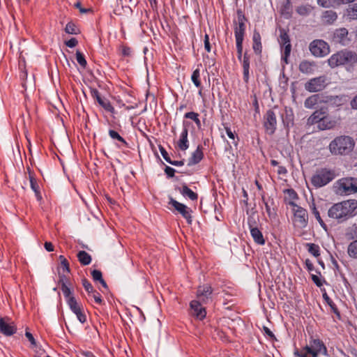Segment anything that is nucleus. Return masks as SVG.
<instances>
[{"mask_svg":"<svg viewBox=\"0 0 357 357\" xmlns=\"http://www.w3.org/2000/svg\"><path fill=\"white\" fill-rule=\"evenodd\" d=\"M278 42L282 47V59L286 63H288V58L291 51V45L287 31L283 28L280 29Z\"/></svg>","mask_w":357,"mask_h":357,"instance_id":"9","label":"nucleus"},{"mask_svg":"<svg viewBox=\"0 0 357 357\" xmlns=\"http://www.w3.org/2000/svg\"><path fill=\"white\" fill-rule=\"evenodd\" d=\"M91 97L96 100L100 106H101L106 112L114 114L116 113L114 107L112 103L105 97L101 96L99 91L96 88L90 89Z\"/></svg>","mask_w":357,"mask_h":357,"instance_id":"14","label":"nucleus"},{"mask_svg":"<svg viewBox=\"0 0 357 357\" xmlns=\"http://www.w3.org/2000/svg\"><path fill=\"white\" fill-rule=\"evenodd\" d=\"M175 190L178 191L183 197L188 198L192 202H197L198 199V194L188 188L186 183H183L181 187L175 186Z\"/></svg>","mask_w":357,"mask_h":357,"instance_id":"26","label":"nucleus"},{"mask_svg":"<svg viewBox=\"0 0 357 357\" xmlns=\"http://www.w3.org/2000/svg\"><path fill=\"white\" fill-rule=\"evenodd\" d=\"M91 276L94 282H99L103 288L108 289V286L105 280L102 278V273L100 270H93L91 271Z\"/></svg>","mask_w":357,"mask_h":357,"instance_id":"38","label":"nucleus"},{"mask_svg":"<svg viewBox=\"0 0 357 357\" xmlns=\"http://www.w3.org/2000/svg\"><path fill=\"white\" fill-rule=\"evenodd\" d=\"M109 137L113 140L115 146L117 149H123L129 148V144L127 141L120 135V133L113 129L108 130Z\"/></svg>","mask_w":357,"mask_h":357,"instance_id":"21","label":"nucleus"},{"mask_svg":"<svg viewBox=\"0 0 357 357\" xmlns=\"http://www.w3.org/2000/svg\"><path fill=\"white\" fill-rule=\"evenodd\" d=\"M292 210L295 222H297L298 226L301 228L306 227L308 223V213L307 210L298 205H297V206H293Z\"/></svg>","mask_w":357,"mask_h":357,"instance_id":"15","label":"nucleus"},{"mask_svg":"<svg viewBox=\"0 0 357 357\" xmlns=\"http://www.w3.org/2000/svg\"><path fill=\"white\" fill-rule=\"evenodd\" d=\"M77 257L82 266L89 265L91 262V255L84 250L79 251L77 254Z\"/></svg>","mask_w":357,"mask_h":357,"instance_id":"37","label":"nucleus"},{"mask_svg":"<svg viewBox=\"0 0 357 357\" xmlns=\"http://www.w3.org/2000/svg\"><path fill=\"white\" fill-rule=\"evenodd\" d=\"M259 219L258 215L255 213L249 215L248 218V225L250 231V235L255 243L264 245L266 243L265 238L261 229H259Z\"/></svg>","mask_w":357,"mask_h":357,"instance_id":"8","label":"nucleus"},{"mask_svg":"<svg viewBox=\"0 0 357 357\" xmlns=\"http://www.w3.org/2000/svg\"><path fill=\"white\" fill-rule=\"evenodd\" d=\"M317 4L323 8L335 6L333 3V0H317Z\"/></svg>","mask_w":357,"mask_h":357,"instance_id":"56","label":"nucleus"},{"mask_svg":"<svg viewBox=\"0 0 357 357\" xmlns=\"http://www.w3.org/2000/svg\"><path fill=\"white\" fill-rule=\"evenodd\" d=\"M68 305L70 310L76 315L80 323L84 324L86 321V315L84 308L81 302H78L76 298H70L68 301Z\"/></svg>","mask_w":357,"mask_h":357,"instance_id":"13","label":"nucleus"},{"mask_svg":"<svg viewBox=\"0 0 357 357\" xmlns=\"http://www.w3.org/2000/svg\"><path fill=\"white\" fill-rule=\"evenodd\" d=\"M323 298L324 299L326 303L330 306L331 311L336 315V317L338 319H341V314L340 310H338L337 305L334 303V302L326 292L323 294Z\"/></svg>","mask_w":357,"mask_h":357,"instance_id":"36","label":"nucleus"},{"mask_svg":"<svg viewBox=\"0 0 357 357\" xmlns=\"http://www.w3.org/2000/svg\"><path fill=\"white\" fill-rule=\"evenodd\" d=\"M68 278L64 275H59V282L61 284V290L63 294V296L66 298V301L68 303V301L70 298H75L72 292L70 289L66 285V281Z\"/></svg>","mask_w":357,"mask_h":357,"instance_id":"34","label":"nucleus"},{"mask_svg":"<svg viewBox=\"0 0 357 357\" xmlns=\"http://www.w3.org/2000/svg\"><path fill=\"white\" fill-rule=\"evenodd\" d=\"M131 48L126 45L121 46V54L123 57H128L131 55Z\"/></svg>","mask_w":357,"mask_h":357,"instance_id":"57","label":"nucleus"},{"mask_svg":"<svg viewBox=\"0 0 357 357\" xmlns=\"http://www.w3.org/2000/svg\"><path fill=\"white\" fill-rule=\"evenodd\" d=\"M348 255L354 259H357V239L351 241L347 248Z\"/></svg>","mask_w":357,"mask_h":357,"instance_id":"43","label":"nucleus"},{"mask_svg":"<svg viewBox=\"0 0 357 357\" xmlns=\"http://www.w3.org/2000/svg\"><path fill=\"white\" fill-rule=\"evenodd\" d=\"M322 96L319 93L314 94L307 98L304 102V106L307 109H312L318 104L323 102Z\"/></svg>","mask_w":357,"mask_h":357,"instance_id":"33","label":"nucleus"},{"mask_svg":"<svg viewBox=\"0 0 357 357\" xmlns=\"http://www.w3.org/2000/svg\"><path fill=\"white\" fill-rule=\"evenodd\" d=\"M263 126L266 134L272 135L277 128L276 114L273 109L266 111L263 117Z\"/></svg>","mask_w":357,"mask_h":357,"instance_id":"11","label":"nucleus"},{"mask_svg":"<svg viewBox=\"0 0 357 357\" xmlns=\"http://www.w3.org/2000/svg\"><path fill=\"white\" fill-rule=\"evenodd\" d=\"M245 22L246 21H237V22L234 21V36H235L236 40H241V41L244 40V36L245 34V29H246Z\"/></svg>","mask_w":357,"mask_h":357,"instance_id":"27","label":"nucleus"},{"mask_svg":"<svg viewBox=\"0 0 357 357\" xmlns=\"http://www.w3.org/2000/svg\"><path fill=\"white\" fill-rule=\"evenodd\" d=\"M189 125V123L183 121V130L180 135L179 140L177 142V146L178 148L181 151H185L189 148V141L188 139V126Z\"/></svg>","mask_w":357,"mask_h":357,"instance_id":"24","label":"nucleus"},{"mask_svg":"<svg viewBox=\"0 0 357 357\" xmlns=\"http://www.w3.org/2000/svg\"><path fill=\"white\" fill-rule=\"evenodd\" d=\"M357 209V200L348 199L336 204L330 207L328 211L329 218L337 220L338 222H343L356 215Z\"/></svg>","mask_w":357,"mask_h":357,"instance_id":"2","label":"nucleus"},{"mask_svg":"<svg viewBox=\"0 0 357 357\" xmlns=\"http://www.w3.org/2000/svg\"><path fill=\"white\" fill-rule=\"evenodd\" d=\"M328 63L333 68L342 66L347 70L350 71L357 64V54L351 50H343L332 54L328 59Z\"/></svg>","mask_w":357,"mask_h":357,"instance_id":"3","label":"nucleus"},{"mask_svg":"<svg viewBox=\"0 0 357 357\" xmlns=\"http://www.w3.org/2000/svg\"><path fill=\"white\" fill-rule=\"evenodd\" d=\"M348 34L349 32L346 28L337 29L333 33L332 42L335 44L347 45L349 42Z\"/></svg>","mask_w":357,"mask_h":357,"instance_id":"18","label":"nucleus"},{"mask_svg":"<svg viewBox=\"0 0 357 357\" xmlns=\"http://www.w3.org/2000/svg\"><path fill=\"white\" fill-rule=\"evenodd\" d=\"M6 319L10 320L8 317L2 318L0 317V333L6 336H11L17 332V328L13 322L7 323Z\"/></svg>","mask_w":357,"mask_h":357,"instance_id":"23","label":"nucleus"},{"mask_svg":"<svg viewBox=\"0 0 357 357\" xmlns=\"http://www.w3.org/2000/svg\"><path fill=\"white\" fill-rule=\"evenodd\" d=\"M158 149H159V151L161 153V155H162L163 158L169 163V162H171V158L168 154V153L167 152V151L165 150V149L162 146V145H158Z\"/></svg>","mask_w":357,"mask_h":357,"instance_id":"58","label":"nucleus"},{"mask_svg":"<svg viewBox=\"0 0 357 357\" xmlns=\"http://www.w3.org/2000/svg\"><path fill=\"white\" fill-rule=\"evenodd\" d=\"M65 31L68 34L73 35H77L80 33L79 28L72 22L66 24Z\"/></svg>","mask_w":357,"mask_h":357,"instance_id":"48","label":"nucleus"},{"mask_svg":"<svg viewBox=\"0 0 357 357\" xmlns=\"http://www.w3.org/2000/svg\"><path fill=\"white\" fill-rule=\"evenodd\" d=\"M309 50L311 54L316 57H324L330 52L328 44L321 39L312 40L310 43Z\"/></svg>","mask_w":357,"mask_h":357,"instance_id":"10","label":"nucleus"},{"mask_svg":"<svg viewBox=\"0 0 357 357\" xmlns=\"http://www.w3.org/2000/svg\"><path fill=\"white\" fill-rule=\"evenodd\" d=\"M76 59L77 63L81 66V67L83 69H85L87 66V61L83 53H82L79 50H77L76 52Z\"/></svg>","mask_w":357,"mask_h":357,"instance_id":"51","label":"nucleus"},{"mask_svg":"<svg viewBox=\"0 0 357 357\" xmlns=\"http://www.w3.org/2000/svg\"><path fill=\"white\" fill-rule=\"evenodd\" d=\"M225 130L226 131V133L227 136L231 139H233V144L236 147L238 146V142H239V137L238 135L235 134V132H232L230 127L227 124H223Z\"/></svg>","mask_w":357,"mask_h":357,"instance_id":"46","label":"nucleus"},{"mask_svg":"<svg viewBox=\"0 0 357 357\" xmlns=\"http://www.w3.org/2000/svg\"><path fill=\"white\" fill-rule=\"evenodd\" d=\"M92 293L93 294V297L94 298L96 303L98 305L104 304V301L102 299L101 295L99 292H98L96 290H94V291Z\"/></svg>","mask_w":357,"mask_h":357,"instance_id":"61","label":"nucleus"},{"mask_svg":"<svg viewBox=\"0 0 357 357\" xmlns=\"http://www.w3.org/2000/svg\"><path fill=\"white\" fill-rule=\"evenodd\" d=\"M285 195L284 202L291 206H297L298 204L295 203V201L298 199V195L297 192L293 188H289L284 190Z\"/></svg>","mask_w":357,"mask_h":357,"instance_id":"31","label":"nucleus"},{"mask_svg":"<svg viewBox=\"0 0 357 357\" xmlns=\"http://www.w3.org/2000/svg\"><path fill=\"white\" fill-rule=\"evenodd\" d=\"M199 114L197 112H187L185 114L184 118L192 120L195 123L197 127L198 128H200L202 126V124H201V121L199 119Z\"/></svg>","mask_w":357,"mask_h":357,"instance_id":"45","label":"nucleus"},{"mask_svg":"<svg viewBox=\"0 0 357 357\" xmlns=\"http://www.w3.org/2000/svg\"><path fill=\"white\" fill-rule=\"evenodd\" d=\"M252 56V54L250 53L248 50H245L243 53V57L241 58V60H238L242 66L243 79L245 84H248L250 80V70Z\"/></svg>","mask_w":357,"mask_h":357,"instance_id":"17","label":"nucleus"},{"mask_svg":"<svg viewBox=\"0 0 357 357\" xmlns=\"http://www.w3.org/2000/svg\"><path fill=\"white\" fill-rule=\"evenodd\" d=\"M328 111L327 107H321L319 109L314 111L312 114L307 119L308 125H314L321 122L322 117L324 114H326Z\"/></svg>","mask_w":357,"mask_h":357,"instance_id":"30","label":"nucleus"},{"mask_svg":"<svg viewBox=\"0 0 357 357\" xmlns=\"http://www.w3.org/2000/svg\"><path fill=\"white\" fill-rule=\"evenodd\" d=\"M348 101V96L342 94L339 96H326L323 102L328 103L333 107H340Z\"/></svg>","mask_w":357,"mask_h":357,"instance_id":"25","label":"nucleus"},{"mask_svg":"<svg viewBox=\"0 0 357 357\" xmlns=\"http://www.w3.org/2000/svg\"><path fill=\"white\" fill-rule=\"evenodd\" d=\"M261 200L265 205L266 211L269 218H275L277 216V208L274 199L271 197L266 198L265 197V192H263V193L261 194Z\"/></svg>","mask_w":357,"mask_h":357,"instance_id":"20","label":"nucleus"},{"mask_svg":"<svg viewBox=\"0 0 357 357\" xmlns=\"http://www.w3.org/2000/svg\"><path fill=\"white\" fill-rule=\"evenodd\" d=\"M335 178V172L327 168H321L316 170L310 178L312 185L316 189L322 188Z\"/></svg>","mask_w":357,"mask_h":357,"instance_id":"5","label":"nucleus"},{"mask_svg":"<svg viewBox=\"0 0 357 357\" xmlns=\"http://www.w3.org/2000/svg\"><path fill=\"white\" fill-rule=\"evenodd\" d=\"M336 125V121L333 120L331 117L328 115L324 114L322 117L319 128L321 130H327L333 128Z\"/></svg>","mask_w":357,"mask_h":357,"instance_id":"35","label":"nucleus"},{"mask_svg":"<svg viewBox=\"0 0 357 357\" xmlns=\"http://www.w3.org/2000/svg\"><path fill=\"white\" fill-rule=\"evenodd\" d=\"M213 291V289L209 284H204L203 285L198 286L196 293L197 301H199V302L204 304L208 303L209 300L211 299Z\"/></svg>","mask_w":357,"mask_h":357,"instance_id":"16","label":"nucleus"},{"mask_svg":"<svg viewBox=\"0 0 357 357\" xmlns=\"http://www.w3.org/2000/svg\"><path fill=\"white\" fill-rule=\"evenodd\" d=\"M348 238L351 239H357V225H354L350 229V231L347 234Z\"/></svg>","mask_w":357,"mask_h":357,"instance_id":"59","label":"nucleus"},{"mask_svg":"<svg viewBox=\"0 0 357 357\" xmlns=\"http://www.w3.org/2000/svg\"><path fill=\"white\" fill-rule=\"evenodd\" d=\"M237 15V21H248L247 17H245L244 12L242 9L239 8L236 10Z\"/></svg>","mask_w":357,"mask_h":357,"instance_id":"64","label":"nucleus"},{"mask_svg":"<svg viewBox=\"0 0 357 357\" xmlns=\"http://www.w3.org/2000/svg\"><path fill=\"white\" fill-rule=\"evenodd\" d=\"M243 41L236 40V47L237 52V58L238 60H241V58L243 57Z\"/></svg>","mask_w":357,"mask_h":357,"instance_id":"54","label":"nucleus"},{"mask_svg":"<svg viewBox=\"0 0 357 357\" xmlns=\"http://www.w3.org/2000/svg\"><path fill=\"white\" fill-rule=\"evenodd\" d=\"M260 33L256 29L252 36V49L257 55H261L262 52V44Z\"/></svg>","mask_w":357,"mask_h":357,"instance_id":"32","label":"nucleus"},{"mask_svg":"<svg viewBox=\"0 0 357 357\" xmlns=\"http://www.w3.org/2000/svg\"><path fill=\"white\" fill-rule=\"evenodd\" d=\"M326 78L325 76H319L309 79L305 84V89L310 93L321 91L326 86Z\"/></svg>","mask_w":357,"mask_h":357,"instance_id":"12","label":"nucleus"},{"mask_svg":"<svg viewBox=\"0 0 357 357\" xmlns=\"http://www.w3.org/2000/svg\"><path fill=\"white\" fill-rule=\"evenodd\" d=\"M168 208L175 215H181L188 225L192 223V210L187 206L185 204H182L173 197H169Z\"/></svg>","mask_w":357,"mask_h":357,"instance_id":"6","label":"nucleus"},{"mask_svg":"<svg viewBox=\"0 0 357 357\" xmlns=\"http://www.w3.org/2000/svg\"><path fill=\"white\" fill-rule=\"evenodd\" d=\"M202 302L197 300H192L190 303L191 314L199 320H203L206 316V310L202 305Z\"/></svg>","mask_w":357,"mask_h":357,"instance_id":"19","label":"nucleus"},{"mask_svg":"<svg viewBox=\"0 0 357 357\" xmlns=\"http://www.w3.org/2000/svg\"><path fill=\"white\" fill-rule=\"evenodd\" d=\"M263 331L264 333V335L266 336H267L271 340H273V341H276L277 340V339H276L275 335L273 334V333L267 326H264L263 327Z\"/></svg>","mask_w":357,"mask_h":357,"instance_id":"55","label":"nucleus"},{"mask_svg":"<svg viewBox=\"0 0 357 357\" xmlns=\"http://www.w3.org/2000/svg\"><path fill=\"white\" fill-rule=\"evenodd\" d=\"M82 284L86 291L89 294L94 291L93 287L91 283L85 278L82 279Z\"/></svg>","mask_w":357,"mask_h":357,"instance_id":"53","label":"nucleus"},{"mask_svg":"<svg viewBox=\"0 0 357 357\" xmlns=\"http://www.w3.org/2000/svg\"><path fill=\"white\" fill-rule=\"evenodd\" d=\"M77 44L78 41L75 38H72L70 40L65 41V45L70 48L75 47Z\"/></svg>","mask_w":357,"mask_h":357,"instance_id":"63","label":"nucleus"},{"mask_svg":"<svg viewBox=\"0 0 357 357\" xmlns=\"http://www.w3.org/2000/svg\"><path fill=\"white\" fill-rule=\"evenodd\" d=\"M282 119L284 127L288 128L289 124L294 123V114L291 110L285 109V116L282 115Z\"/></svg>","mask_w":357,"mask_h":357,"instance_id":"44","label":"nucleus"},{"mask_svg":"<svg viewBox=\"0 0 357 357\" xmlns=\"http://www.w3.org/2000/svg\"><path fill=\"white\" fill-rule=\"evenodd\" d=\"M317 67V63L314 61L303 60L299 63L298 70L301 73L306 75L312 74Z\"/></svg>","mask_w":357,"mask_h":357,"instance_id":"28","label":"nucleus"},{"mask_svg":"<svg viewBox=\"0 0 357 357\" xmlns=\"http://www.w3.org/2000/svg\"><path fill=\"white\" fill-rule=\"evenodd\" d=\"M354 145L352 137L341 135L336 137L330 142L328 149L333 155H346L353 151Z\"/></svg>","mask_w":357,"mask_h":357,"instance_id":"4","label":"nucleus"},{"mask_svg":"<svg viewBox=\"0 0 357 357\" xmlns=\"http://www.w3.org/2000/svg\"><path fill=\"white\" fill-rule=\"evenodd\" d=\"M309 338L305 346L298 349L295 348V357H319L320 355L328 356V351L324 341L318 334L308 331Z\"/></svg>","mask_w":357,"mask_h":357,"instance_id":"1","label":"nucleus"},{"mask_svg":"<svg viewBox=\"0 0 357 357\" xmlns=\"http://www.w3.org/2000/svg\"><path fill=\"white\" fill-rule=\"evenodd\" d=\"M59 259L60 261L61 267L63 268V271L70 273V265L67 259L63 255H60Z\"/></svg>","mask_w":357,"mask_h":357,"instance_id":"52","label":"nucleus"},{"mask_svg":"<svg viewBox=\"0 0 357 357\" xmlns=\"http://www.w3.org/2000/svg\"><path fill=\"white\" fill-rule=\"evenodd\" d=\"M199 66L198 65L197 68H196L191 75V80L195 84V86L197 88H202V82L200 79V69Z\"/></svg>","mask_w":357,"mask_h":357,"instance_id":"42","label":"nucleus"},{"mask_svg":"<svg viewBox=\"0 0 357 357\" xmlns=\"http://www.w3.org/2000/svg\"><path fill=\"white\" fill-rule=\"evenodd\" d=\"M310 207L311 213L314 215L316 220L319 222V223L321 225V227L323 229H324L325 230H326L327 229V225H326V223L322 220V218H321V217L320 215L319 211L317 208L315 204L312 203V204L310 205Z\"/></svg>","mask_w":357,"mask_h":357,"instance_id":"40","label":"nucleus"},{"mask_svg":"<svg viewBox=\"0 0 357 357\" xmlns=\"http://www.w3.org/2000/svg\"><path fill=\"white\" fill-rule=\"evenodd\" d=\"M164 171L168 178H173L176 172V170L169 166H166Z\"/></svg>","mask_w":357,"mask_h":357,"instance_id":"62","label":"nucleus"},{"mask_svg":"<svg viewBox=\"0 0 357 357\" xmlns=\"http://www.w3.org/2000/svg\"><path fill=\"white\" fill-rule=\"evenodd\" d=\"M204 156L203 147L202 145H198L188 159V165L192 166L199 163L203 160Z\"/></svg>","mask_w":357,"mask_h":357,"instance_id":"29","label":"nucleus"},{"mask_svg":"<svg viewBox=\"0 0 357 357\" xmlns=\"http://www.w3.org/2000/svg\"><path fill=\"white\" fill-rule=\"evenodd\" d=\"M293 7L291 3L284 2L280 7V14L287 19H289L292 16Z\"/></svg>","mask_w":357,"mask_h":357,"instance_id":"39","label":"nucleus"},{"mask_svg":"<svg viewBox=\"0 0 357 357\" xmlns=\"http://www.w3.org/2000/svg\"><path fill=\"white\" fill-rule=\"evenodd\" d=\"M337 193L340 195H351L357 193V178L356 177H344L335 183Z\"/></svg>","mask_w":357,"mask_h":357,"instance_id":"7","label":"nucleus"},{"mask_svg":"<svg viewBox=\"0 0 357 357\" xmlns=\"http://www.w3.org/2000/svg\"><path fill=\"white\" fill-rule=\"evenodd\" d=\"M26 169L29 174L31 188L34 192L36 199L40 202L42 200L43 197L38 182L36 178V174L29 167H28Z\"/></svg>","mask_w":357,"mask_h":357,"instance_id":"22","label":"nucleus"},{"mask_svg":"<svg viewBox=\"0 0 357 357\" xmlns=\"http://www.w3.org/2000/svg\"><path fill=\"white\" fill-rule=\"evenodd\" d=\"M307 251L315 257H318L320 255V248L317 244L307 243H306Z\"/></svg>","mask_w":357,"mask_h":357,"instance_id":"47","label":"nucleus"},{"mask_svg":"<svg viewBox=\"0 0 357 357\" xmlns=\"http://www.w3.org/2000/svg\"><path fill=\"white\" fill-rule=\"evenodd\" d=\"M322 17L328 24H333L337 18V13L333 10H326L324 12Z\"/></svg>","mask_w":357,"mask_h":357,"instance_id":"41","label":"nucleus"},{"mask_svg":"<svg viewBox=\"0 0 357 357\" xmlns=\"http://www.w3.org/2000/svg\"><path fill=\"white\" fill-rule=\"evenodd\" d=\"M204 49L207 52H211V45L210 43L209 40V36L206 33L204 38Z\"/></svg>","mask_w":357,"mask_h":357,"instance_id":"60","label":"nucleus"},{"mask_svg":"<svg viewBox=\"0 0 357 357\" xmlns=\"http://www.w3.org/2000/svg\"><path fill=\"white\" fill-rule=\"evenodd\" d=\"M271 165L273 167L278 166L277 173L278 175L286 176L288 173L287 168L284 166H280L279 162L275 160H271Z\"/></svg>","mask_w":357,"mask_h":357,"instance_id":"49","label":"nucleus"},{"mask_svg":"<svg viewBox=\"0 0 357 357\" xmlns=\"http://www.w3.org/2000/svg\"><path fill=\"white\" fill-rule=\"evenodd\" d=\"M347 16L351 20H357V3L347 9Z\"/></svg>","mask_w":357,"mask_h":357,"instance_id":"50","label":"nucleus"}]
</instances>
